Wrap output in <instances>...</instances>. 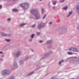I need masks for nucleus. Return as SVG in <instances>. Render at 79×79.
Instances as JSON below:
<instances>
[{
	"mask_svg": "<svg viewBox=\"0 0 79 79\" xmlns=\"http://www.w3.org/2000/svg\"><path fill=\"white\" fill-rule=\"evenodd\" d=\"M31 13L34 15H35L36 19H39V18H40V16H39V14H38L37 12L35 10H32L31 11Z\"/></svg>",
	"mask_w": 79,
	"mask_h": 79,
	"instance_id": "1",
	"label": "nucleus"
},
{
	"mask_svg": "<svg viewBox=\"0 0 79 79\" xmlns=\"http://www.w3.org/2000/svg\"><path fill=\"white\" fill-rule=\"evenodd\" d=\"M10 72L8 70H4L2 72V74L3 76H5L6 75H8L10 74Z\"/></svg>",
	"mask_w": 79,
	"mask_h": 79,
	"instance_id": "2",
	"label": "nucleus"
},
{
	"mask_svg": "<svg viewBox=\"0 0 79 79\" xmlns=\"http://www.w3.org/2000/svg\"><path fill=\"white\" fill-rule=\"evenodd\" d=\"M20 6L22 7H24V6H29V5L28 3L22 4H20Z\"/></svg>",
	"mask_w": 79,
	"mask_h": 79,
	"instance_id": "3",
	"label": "nucleus"
},
{
	"mask_svg": "<svg viewBox=\"0 0 79 79\" xmlns=\"http://www.w3.org/2000/svg\"><path fill=\"white\" fill-rule=\"evenodd\" d=\"M77 11L79 14V6H77Z\"/></svg>",
	"mask_w": 79,
	"mask_h": 79,
	"instance_id": "4",
	"label": "nucleus"
},
{
	"mask_svg": "<svg viewBox=\"0 0 79 79\" xmlns=\"http://www.w3.org/2000/svg\"><path fill=\"white\" fill-rule=\"evenodd\" d=\"M43 26V24L40 25H38V28L39 29H40V28H41V27H43V26Z\"/></svg>",
	"mask_w": 79,
	"mask_h": 79,
	"instance_id": "5",
	"label": "nucleus"
},
{
	"mask_svg": "<svg viewBox=\"0 0 79 79\" xmlns=\"http://www.w3.org/2000/svg\"><path fill=\"white\" fill-rule=\"evenodd\" d=\"M26 24V23H23L22 24L20 25V27H23V26H25Z\"/></svg>",
	"mask_w": 79,
	"mask_h": 79,
	"instance_id": "6",
	"label": "nucleus"
},
{
	"mask_svg": "<svg viewBox=\"0 0 79 79\" xmlns=\"http://www.w3.org/2000/svg\"><path fill=\"white\" fill-rule=\"evenodd\" d=\"M2 36H6V35L5 33H2L1 34Z\"/></svg>",
	"mask_w": 79,
	"mask_h": 79,
	"instance_id": "7",
	"label": "nucleus"
},
{
	"mask_svg": "<svg viewBox=\"0 0 79 79\" xmlns=\"http://www.w3.org/2000/svg\"><path fill=\"white\" fill-rule=\"evenodd\" d=\"M19 55H20V52H18L17 54H16V56L18 57V56H19Z\"/></svg>",
	"mask_w": 79,
	"mask_h": 79,
	"instance_id": "8",
	"label": "nucleus"
},
{
	"mask_svg": "<svg viewBox=\"0 0 79 79\" xmlns=\"http://www.w3.org/2000/svg\"><path fill=\"white\" fill-rule=\"evenodd\" d=\"M52 42V40H50L49 41H48L47 42V44H51Z\"/></svg>",
	"mask_w": 79,
	"mask_h": 79,
	"instance_id": "9",
	"label": "nucleus"
},
{
	"mask_svg": "<svg viewBox=\"0 0 79 79\" xmlns=\"http://www.w3.org/2000/svg\"><path fill=\"white\" fill-rule=\"evenodd\" d=\"M72 14V12L70 11V12L69 14V15H68V17H69V16L71 15Z\"/></svg>",
	"mask_w": 79,
	"mask_h": 79,
	"instance_id": "10",
	"label": "nucleus"
},
{
	"mask_svg": "<svg viewBox=\"0 0 79 79\" xmlns=\"http://www.w3.org/2000/svg\"><path fill=\"white\" fill-rule=\"evenodd\" d=\"M13 11H18V10L16 9H14L13 10Z\"/></svg>",
	"mask_w": 79,
	"mask_h": 79,
	"instance_id": "11",
	"label": "nucleus"
},
{
	"mask_svg": "<svg viewBox=\"0 0 79 79\" xmlns=\"http://www.w3.org/2000/svg\"><path fill=\"white\" fill-rule=\"evenodd\" d=\"M64 61L63 60H62L61 61L59 62V64H61L62 63H63V62Z\"/></svg>",
	"mask_w": 79,
	"mask_h": 79,
	"instance_id": "12",
	"label": "nucleus"
},
{
	"mask_svg": "<svg viewBox=\"0 0 79 79\" xmlns=\"http://www.w3.org/2000/svg\"><path fill=\"white\" fill-rule=\"evenodd\" d=\"M56 2H53V4L54 5H56Z\"/></svg>",
	"mask_w": 79,
	"mask_h": 79,
	"instance_id": "13",
	"label": "nucleus"
},
{
	"mask_svg": "<svg viewBox=\"0 0 79 79\" xmlns=\"http://www.w3.org/2000/svg\"><path fill=\"white\" fill-rule=\"evenodd\" d=\"M67 8H68V7L66 6L65 7H64V8H63V10H67Z\"/></svg>",
	"mask_w": 79,
	"mask_h": 79,
	"instance_id": "14",
	"label": "nucleus"
},
{
	"mask_svg": "<svg viewBox=\"0 0 79 79\" xmlns=\"http://www.w3.org/2000/svg\"><path fill=\"white\" fill-rule=\"evenodd\" d=\"M68 53L69 55H72V53L71 52H68Z\"/></svg>",
	"mask_w": 79,
	"mask_h": 79,
	"instance_id": "15",
	"label": "nucleus"
},
{
	"mask_svg": "<svg viewBox=\"0 0 79 79\" xmlns=\"http://www.w3.org/2000/svg\"><path fill=\"white\" fill-rule=\"evenodd\" d=\"M70 50H76V49H75V48H70Z\"/></svg>",
	"mask_w": 79,
	"mask_h": 79,
	"instance_id": "16",
	"label": "nucleus"
},
{
	"mask_svg": "<svg viewBox=\"0 0 79 79\" xmlns=\"http://www.w3.org/2000/svg\"><path fill=\"white\" fill-rule=\"evenodd\" d=\"M34 34H33L31 37V38H34Z\"/></svg>",
	"mask_w": 79,
	"mask_h": 79,
	"instance_id": "17",
	"label": "nucleus"
},
{
	"mask_svg": "<svg viewBox=\"0 0 79 79\" xmlns=\"http://www.w3.org/2000/svg\"><path fill=\"white\" fill-rule=\"evenodd\" d=\"M33 73H34L33 72H31L29 74V75H31V74H33Z\"/></svg>",
	"mask_w": 79,
	"mask_h": 79,
	"instance_id": "18",
	"label": "nucleus"
},
{
	"mask_svg": "<svg viewBox=\"0 0 79 79\" xmlns=\"http://www.w3.org/2000/svg\"><path fill=\"white\" fill-rule=\"evenodd\" d=\"M40 32H37V35H40Z\"/></svg>",
	"mask_w": 79,
	"mask_h": 79,
	"instance_id": "19",
	"label": "nucleus"
},
{
	"mask_svg": "<svg viewBox=\"0 0 79 79\" xmlns=\"http://www.w3.org/2000/svg\"><path fill=\"white\" fill-rule=\"evenodd\" d=\"M35 25H34L32 26V27H35Z\"/></svg>",
	"mask_w": 79,
	"mask_h": 79,
	"instance_id": "20",
	"label": "nucleus"
},
{
	"mask_svg": "<svg viewBox=\"0 0 79 79\" xmlns=\"http://www.w3.org/2000/svg\"><path fill=\"white\" fill-rule=\"evenodd\" d=\"M6 40L7 42H10V40Z\"/></svg>",
	"mask_w": 79,
	"mask_h": 79,
	"instance_id": "21",
	"label": "nucleus"
},
{
	"mask_svg": "<svg viewBox=\"0 0 79 79\" xmlns=\"http://www.w3.org/2000/svg\"><path fill=\"white\" fill-rule=\"evenodd\" d=\"M46 15H45L43 17V19H44L45 17H46Z\"/></svg>",
	"mask_w": 79,
	"mask_h": 79,
	"instance_id": "22",
	"label": "nucleus"
},
{
	"mask_svg": "<svg viewBox=\"0 0 79 79\" xmlns=\"http://www.w3.org/2000/svg\"><path fill=\"white\" fill-rule=\"evenodd\" d=\"M16 65H17V64L16 63H15L14 66H16Z\"/></svg>",
	"mask_w": 79,
	"mask_h": 79,
	"instance_id": "23",
	"label": "nucleus"
},
{
	"mask_svg": "<svg viewBox=\"0 0 79 79\" xmlns=\"http://www.w3.org/2000/svg\"><path fill=\"white\" fill-rule=\"evenodd\" d=\"M8 21H10L11 20V19L9 18V19H7Z\"/></svg>",
	"mask_w": 79,
	"mask_h": 79,
	"instance_id": "24",
	"label": "nucleus"
},
{
	"mask_svg": "<svg viewBox=\"0 0 79 79\" xmlns=\"http://www.w3.org/2000/svg\"><path fill=\"white\" fill-rule=\"evenodd\" d=\"M2 8V6L1 5H0V9H1Z\"/></svg>",
	"mask_w": 79,
	"mask_h": 79,
	"instance_id": "25",
	"label": "nucleus"
},
{
	"mask_svg": "<svg viewBox=\"0 0 79 79\" xmlns=\"http://www.w3.org/2000/svg\"><path fill=\"white\" fill-rule=\"evenodd\" d=\"M0 54H2V53H3V52H0Z\"/></svg>",
	"mask_w": 79,
	"mask_h": 79,
	"instance_id": "26",
	"label": "nucleus"
},
{
	"mask_svg": "<svg viewBox=\"0 0 79 79\" xmlns=\"http://www.w3.org/2000/svg\"><path fill=\"white\" fill-rule=\"evenodd\" d=\"M44 11V9H42V13H43V11Z\"/></svg>",
	"mask_w": 79,
	"mask_h": 79,
	"instance_id": "27",
	"label": "nucleus"
},
{
	"mask_svg": "<svg viewBox=\"0 0 79 79\" xmlns=\"http://www.w3.org/2000/svg\"><path fill=\"white\" fill-rule=\"evenodd\" d=\"M39 42H40L41 43V42H43V41L42 40H40V41H39Z\"/></svg>",
	"mask_w": 79,
	"mask_h": 79,
	"instance_id": "28",
	"label": "nucleus"
},
{
	"mask_svg": "<svg viewBox=\"0 0 79 79\" xmlns=\"http://www.w3.org/2000/svg\"><path fill=\"white\" fill-rule=\"evenodd\" d=\"M64 0H63V1H61L60 2H64Z\"/></svg>",
	"mask_w": 79,
	"mask_h": 79,
	"instance_id": "29",
	"label": "nucleus"
},
{
	"mask_svg": "<svg viewBox=\"0 0 79 79\" xmlns=\"http://www.w3.org/2000/svg\"><path fill=\"white\" fill-rule=\"evenodd\" d=\"M49 24H52V22H50V23H49Z\"/></svg>",
	"mask_w": 79,
	"mask_h": 79,
	"instance_id": "30",
	"label": "nucleus"
},
{
	"mask_svg": "<svg viewBox=\"0 0 79 79\" xmlns=\"http://www.w3.org/2000/svg\"><path fill=\"white\" fill-rule=\"evenodd\" d=\"M53 8H54V9H55V7H53Z\"/></svg>",
	"mask_w": 79,
	"mask_h": 79,
	"instance_id": "31",
	"label": "nucleus"
},
{
	"mask_svg": "<svg viewBox=\"0 0 79 79\" xmlns=\"http://www.w3.org/2000/svg\"><path fill=\"white\" fill-rule=\"evenodd\" d=\"M72 51H73V52H76V51H74V50H73Z\"/></svg>",
	"mask_w": 79,
	"mask_h": 79,
	"instance_id": "32",
	"label": "nucleus"
},
{
	"mask_svg": "<svg viewBox=\"0 0 79 79\" xmlns=\"http://www.w3.org/2000/svg\"><path fill=\"white\" fill-rule=\"evenodd\" d=\"M40 1H42V0H40Z\"/></svg>",
	"mask_w": 79,
	"mask_h": 79,
	"instance_id": "33",
	"label": "nucleus"
},
{
	"mask_svg": "<svg viewBox=\"0 0 79 79\" xmlns=\"http://www.w3.org/2000/svg\"><path fill=\"white\" fill-rule=\"evenodd\" d=\"M2 56V57H3V56H4L3 55V56Z\"/></svg>",
	"mask_w": 79,
	"mask_h": 79,
	"instance_id": "34",
	"label": "nucleus"
},
{
	"mask_svg": "<svg viewBox=\"0 0 79 79\" xmlns=\"http://www.w3.org/2000/svg\"><path fill=\"white\" fill-rule=\"evenodd\" d=\"M30 42H31V40H30Z\"/></svg>",
	"mask_w": 79,
	"mask_h": 79,
	"instance_id": "35",
	"label": "nucleus"
}]
</instances>
